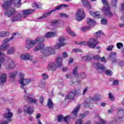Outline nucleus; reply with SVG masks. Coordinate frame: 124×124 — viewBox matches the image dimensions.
<instances>
[{
  "instance_id": "obj_1",
  "label": "nucleus",
  "mask_w": 124,
  "mask_h": 124,
  "mask_svg": "<svg viewBox=\"0 0 124 124\" xmlns=\"http://www.w3.org/2000/svg\"><path fill=\"white\" fill-rule=\"evenodd\" d=\"M39 50H41V54L43 56H51V55H54L56 53L54 47L49 46L44 48V44H39L33 48L34 52L39 51Z\"/></svg>"
},
{
  "instance_id": "obj_2",
  "label": "nucleus",
  "mask_w": 124,
  "mask_h": 124,
  "mask_svg": "<svg viewBox=\"0 0 124 124\" xmlns=\"http://www.w3.org/2000/svg\"><path fill=\"white\" fill-rule=\"evenodd\" d=\"M5 10L4 15L9 18L12 16L11 19L12 22H16V21H20L22 19V15L20 13H17L16 10L13 8H9Z\"/></svg>"
},
{
  "instance_id": "obj_3",
  "label": "nucleus",
  "mask_w": 124,
  "mask_h": 124,
  "mask_svg": "<svg viewBox=\"0 0 124 124\" xmlns=\"http://www.w3.org/2000/svg\"><path fill=\"white\" fill-rule=\"evenodd\" d=\"M22 0H3L1 4V7L3 10H6L12 6L14 7H21V1Z\"/></svg>"
},
{
  "instance_id": "obj_4",
  "label": "nucleus",
  "mask_w": 124,
  "mask_h": 124,
  "mask_svg": "<svg viewBox=\"0 0 124 124\" xmlns=\"http://www.w3.org/2000/svg\"><path fill=\"white\" fill-rule=\"evenodd\" d=\"M81 106L80 105H78L77 107L74 109L72 113V117L69 116H65L63 117L62 115H59L58 116V122H62L64 121L67 124H68V123L70 122L72 120L74 119H76L77 117V113L79 112V110H80V107Z\"/></svg>"
},
{
  "instance_id": "obj_5",
  "label": "nucleus",
  "mask_w": 124,
  "mask_h": 124,
  "mask_svg": "<svg viewBox=\"0 0 124 124\" xmlns=\"http://www.w3.org/2000/svg\"><path fill=\"white\" fill-rule=\"evenodd\" d=\"M62 66V58L58 56L56 58L55 63L50 62L48 63L46 69L48 71L52 70V71H55L57 69V67L60 68Z\"/></svg>"
},
{
  "instance_id": "obj_6",
  "label": "nucleus",
  "mask_w": 124,
  "mask_h": 124,
  "mask_svg": "<svg viewBox=\"0 0 124 124\" xmlns=\"http://www.w3.org/2000/svg\"><path fill=\"white\" fill-rule=\"evenodd\" d=\"M98 44V41H97V39L91 38L87 42H80L78 44L80 45V46H89L90 48H95L96 45Z\"/></svg>"
},
{
  "instance_id": "obj_7",
  "label": "nucleus",
  "mask_w": 124,
  "mask_h": 124,
  "mask_svg": "<svg viewBox=\"0 0 124 124\" xmlns=\"http://www.w3.org/2000/svg\"><path fill=\"white\" fill-rule=\"evenodd\" d=\"M13 116V114L11 112L10 109L6 108L5 113L3 114L4 119L3 120V123H10V122H12V119L11 118Z\"/></svg>"
},
{
  "instance_id": "obj_8",
  "label": "nucleus",
  "mask_w": 124,
  "mask_h": 124,
  "mask_svg": "<svg viewBox=\"0 0 124 124\" xmlns=\"http://www.w3.org/2000/svg\"><path fill=\"white\" fill-rule=\"evenodd\" d=\"M101 0L104 4V7L102 9V12H104L106 15H108L109 17H113V14L110 12V8L108 5V2H107V0Z\"/></svg>"
},
{
  "instance_id": "obj_9",
  "label": "nucleus",
  "mask_w": 124,
  "mask_h": 124,
  "mask_svg": "<svg viewBox=\"0 0 124 124\" xmlns=\"http://www.w3.org/2000/svg\"><path fill=\"white\" fill-rule=\"evenodd\" d=\"M31 82V79L30 78H23L19 79L18 80V83L21 85L20 88L22 90H24L25 93H27V90H25L26 89V86L28 84H30Z\"/></svg>"
},
{
  "instance_id": "obj_10",
  "label": "nucleus",
  "mask_w": 124,
  "mask_h": 124,
  "mask_svg": "<svg viewBox=\"0 0 124 124\" xmlns=\"http://www.w3.org/2000/svg\"><path fill=\"white\" fill-rule=\"evenodd\" d=\"M76 18L78 21H82L86 18V15H85V11L83 9H79L76 15Z\"/></svg>"
},
{
  "instance_id": "obj_11",
  "label": "nucleus",
  "mask_w": 124,
  "mask_h": 124,
  "mask_svg": "<svg viewBox=\"0 0 124 124\" xmlns=\"http://www.w3.org/2000/svg\"><path fill=\"white\" fill-rule=\"evenodd\" d=\"M99 99V97L97 96H95L93 97H90L89 99H87L84 103L85 107H90L93 102L98 101Z\"/></svg>"
},
{
  "instance_id": "obj_12",
  "label": "nucleus",
  "mask_w": 124,
  "mask_h": 124,
  "mask_svg": "<svg viewBox=\"0 0 124 124\" xmlns=\"http://www.w3.org/2000/svg\"><path fill=\"white\" fill-rule=\"evenodd\" d=\"M35 97V96H34V94L32 93L28 94L24 96L25 100L35 104V103H37V100L34 98Z\"/></svg>"
},
{
  "instance_id": "obj_13",
  "label": "nucleus",
  "mask_w": 124,
  "mask_h": 124,
  "mask_svg": "<svg viewBox=\"0 0 124 124\" xmlns=\"http://www.w3.org/2000/svg\"><path fill=\"white\" fill-rule=\"evenodd\" d=\"M23 111L26 114H29V115L32 114L34 111L33 108L29 105H26L23 106Z\"/></svg>"
},
{
  "instance_id": "obj_14",
  "label": "nucleus",
  "mask_w": 124,
  "mask_h": 124,
  "mask_svg": "<svg viewBox=\"0 0 124 124\" xmlns=\"http://www.w3.org/2000/svg\"><path fill=\"white\" fill-rule=\"evenodd\" d=\"M36 44H37V43L36 40H29L26 41V47L28 48V49H31V48H33V47H34Z\"/></svg>"
},
{
  "instance_id": "obj_15",
  "label": "nucleus",
  "mask_w": 124,
  "mask_h": 124,
  "mask_svg": "<svg viewBox=\"0 0 124 124\" xmlns=\"http://www.w3.org/2000/svg\"><path fill=\"white\" fill-rule=\"evenodd\" d=\"M94 66L95 67L96 69H97V71L100 72V73L104 72L105 67H104L102 64L99 62H97L94 64Z\"/></svg>"
},
{
  "instance_id": "obj_16",
  "label": "nucleus",
  "mask_w": 124,
  "mask_h": 124,
  "mask_svg": "<svg viewBox=\"0 0 124 124\" xmlns=\"http://www.w3.org/2000/svg\"><path fill=\"white\" fill-rule=\"evenodd\" d=\"M33 12V9H27V10H24L22 11V18H27L28 17V15H31Z\"/></svg>"
},
{
  "instance_id": "obj_17",
  "label": "nucleus",
  "mask_w": 124,
  "mask_h": 124,
  "mask_svg": "<svg viewBox=\"0 0 124 124\" xmlns=\"http://www.w3.org/2000/svg\"><path fill=\"white\" fill-rule=\"evenodd\" d=\"M7 75L5 73H2L0 76V85L3 86V84L6 83V78Z\"/></svg>"
},
{
  "instance_id": "obj_18",
  "label": "nucleus",
  "mask_w": 124,
  "mask_h": 124,
  "mask_svg": "<svg viewBox=\"0 0 124 124\" xmlns=\"http://www.w3.org/2000/svg\"><path fill=\"white\" fill-rule=\"evenodd\" d=\"M20 59L21 60L27 61V60H32V57H31L29 53H24L20 55Z\"/></svg>"
},
{
  "instance_id": "obj_19",
  "label": "nucleus",
  "mask_w": 124,
  "mask_h": 124,
  "mask_svg": "<svg viewBox=\"0 0 124 124\" xmlns=\"http://www.w3.org/2000/svg\"><path fill=\"white\" fill-rule=\"evenodd\" d=\"M52 12H55V10H52L44 14L43 16H42L41 17H39V19L45 20V18H47V17H49V16L51 15Z\"/></svg>"
},
{
  "instance_id": "obj_20",
  "label": "nucleus",
  "mask_w": 124,
  "mask_h": 124,
  "mask_svg": "<svg viewBox=\"0 0 124 124\" xmlns=\"http://www.w3.org/2000/svg\"><path fill=\"white\" fill-rule=\"evenodd\" d=\"M57 33H58V32H57V31H55L54 32H48L46 34L45 37H46V38H51L57 35Z\"/></svg>"
},
{
  "instance_id": "obj_21",
  "label": "nucleus",
  "mask_w": 124,
  "mask_h": 124,
  "mask_svg": "<svg viewBox=\"0 0 124 124\" xmlns=\"http://www.w3.org/2000/svg\"><path fill=\"white\" fill-rule=\"evenodd\" d=\"M8 42H5V39L3 40V43L0 47V50H6L10 46V45L7 44Z\"/></svg>"
},
{
  "instance_id": "obj_22",
  "label": "nucleus",
  "mask_w": 124,
  "mask_h": 124,
  "mask_svg": "<svg viewBox=\"0 0 124 124\" xmlns=\"http://www.w3.org/2000/svg\"><path fill=\"white\" fill-rule=\"evenodd\" d=\"M75 96V90H73L67 96H66L65 99H74Z\"/></svg>"
},
{
  "instance_id": "obj_23",
  "label": "nucleus",
  "mask_w": 124,
  "mask_h": 124,
  "mask_svg": "<svg viewBox=\"0 0 124 124\" xmlns=\"http://www.w3.org/2000/svg\"><path fill=\"white\" fill-rule=\"evenodd\" d=\"M15 66V63L12 60H9L8 61V64L7 66V68L8 69H11V68H14Z\"/></svg>"
},
{
  "instance_id": "obj_24",
  "label": "nucleus",
  "mask_w": 124,
  "mask_h": 124,
  "mask_svg": "<svg viewBox=\"0 0 124 124\" xmlns=\"http://www.w3.org/2000/svg\"><path fill=\"white\" fill-rule=\"evenodd\" d=\"M81 3H82L83 6L87 7L88 9H91L92 7L91 6V4L89 3V1L88 0H81Z\"/></svg>"
},
{
  "instance_id": "obj_25",
  "label": "nucleus",
  "mask_w": 124,
  "mask_h": 124,
  "mask_svg": "<svg viewBox=\"0 0 124 124\" xmlns=\"http://www.w3.org/2000/svg\"><path fill=\"white\" fill-rule=\"evenodd\" d=\"M46 107L49 109H53L54 108V104L51 99L49 98L46 104Z\"/></svg>"
},
{
  "instance_id": "obj_26",
  "label": "nucleus",
  "mask_w": 124,
  "mask_h": 124,
  "mask_svg": "<svg viewBox=\"0 0 124 124\" xmlns=\"http://www.w3.org/2000/svg\"><path fill=\"white\" fill-rule=\"evenodd\" d=\"M87 25L90 26V27H93V26H94V24H95V21L93 20V19L92 18H87L86 21Z\"/></svg>"
},
{
  "instance_id": "obj_27",
  "label": "nucleus",
  "mask_w": 124,
  "mask_h": 124,
  "mask_svg": "<svg viewBox=\"0 0 124 124\" xmlns=\"http://www.w3.org/2000/svg\"><path fill=\"white\" fill-rule=\"evenodd\" d=\"M18 34V32H14L12 34V37L9 38H7L5 39V42H9V41L13 40V39H14L15 38L16 35H17Z\"/></svg>"
},
{
  "instance_id": "obj_28",
  "label": "nucleus",
  "mask_w": 124,
  "mask_h": 124,
  "mask_svg": "<svg viewBox=\"0 0 124 124\" xmlns=\"http://www.w3.org/2000/svg\"><path fill=\"white\" fill-rule=\"evenodd\" d=\"M90 15H92L93 17H96V18H100V14L99 12H93L90 11Z\"/></svg>"
},
{
  "instance_id": "obj_29",
  "label": "nucleus",
  "mask_w": 124,
  "mask_h": 124,
  "mask_svg": "<svg viewBox=\"0 0 124 124\" xmlns=\"http://www.w3.org/2000/svg\"><path fill=\"white\" fill-rule=\"evenodd\" d=\"M117 114L118 115V117H119V119H123L124 116V110L123 109H118Z\"/></svg>"
},
{
  "instance_id": "obj_30",
  "label": "nucleus",
  "mask_w": 124,
  "mask_h": 124,
  "mask_svg": "<svg viewBox=\"0 0 124 124\" xmlns=\"http://www.w3.org/2000/svg\"><path fill=\"white\" fill-rule=\"evenodd\" d=\"M65 39L63 37H60L59 39V44L62 46H64L65 45Z\"/></svg>"
},
{
  "instance_id": "obj_31",
  "label": "nucleus",
  "mask_w": 124,
  "mask_h": 124,
  "mask_svg": "<svg viewBox=\"0 0 124 124\" xmlns=\"http://www.w3.org/2000/svg\"><path fill=\"white\" fill-rule=\"evenodd\" d=\"M14 53H15V47H14V46L11 47L7 51V54H8V55H13Z\"/></svg>"
},
{
  "instance_id": "obj_32",
  "label": "nucleus",
  "mask_w": 124,
  "mask_h": 124,
  "mask_svg": "<svg viewBox=\"0 0 124 124\" xmlns=\"http://www.w3.org/2000/svg\"><path fill=\"white\" fill-rule=\"evenodd\" d=\"M37 44L44 42V37H38L35 39Z\"/></svg>"
},
{
  "instance_id": "obj_33",
  "label": "nucleus",
  "mask_w": 124,
  "mask_h": 124,
  "mask_svg": "<svg viewBox=\"0 0 124 124\" xmlns=\"http://www.w3.org/2000/svg\"><path fill=\"white\" fill-rule=\"evenodd\" d=\"M103 34V32L101 31H97L95 33H94V36L95 37H96L97 38H99L101 35Z\"/></svg>"
},
{
  "instance_id": "obj_34",
  "label": "nucleus",
  "mask_w": 124,
  "mask_h": 124,
  "mask_svg": "<svg viewBox=\"0 0 124 124\" xmlns=\"http://www.w3.org/2000/svg\"><path fill=\"white\" fill-rule=\"evenodd\" d=\"M17 74L18 72L17 71H15L13 73H10L9 74V77L10 78H12V79H14V78H15V77L17 76Z\"/></svg>"
},
{
  "instance_id": "obj_35",
  "label": "nucleus",
  "mask_w": 124,
  "mask_h": 124,
  "mask_svg": "<svg viewBox=\"0 0 124 124\" xmlns=\"http://www.w3.org/2000/svg\"><path fill=\"white\" fill-rule=\"evenodd\" d=\"M110 81L112 82L113 86H117V85H119V81L118 80L111 78H110Z\"/></svg>"
},
{
  "instance_id": "obj_36",
  "label": "nucleus",
  "mask_w": 124,
  "mask_h": 124,
  "mask_svg": "<svg viewBox=\"0 0 124 124\" xmlns=\"http://www.w3.org/2000/svg\"><path fill=\"white\" fill-rule=\"evenodd\" d=\"M103 72H105L106 74L107 75H108L109 76H111V75H112V74H113V72H112V71L106 69V68H105L104 71Z\"/></svg>"
},
{
  "instance_id": "obj_37",
  "label": "nucleus",
  "mask_w": 124,
  "mask_h": 124,
  "mask_svg": "<svg viewBox=\"0 0 124 124\" xmlns=\"http://www.w3.org/2000/svg\"><path fill=\"white\" fill-rule=\"evenodd\" d=\"M116 55H117L116 52H111L110 55H109V59L110 60H112L113 59H115V58H116Z\"/></svg>"
},
{
  "instance_id": "obj_38",
  "label": "nucleus",
  "mask_w": 124,
  "mask_h": 124,
  "mask_svg": "<svg viewBox=\"0 0 124 124\" xmlns=\"http://www.w3.org/2000/svg\"><path fill=\"white\" fill-rule=\"evenodd\" d=\"M73 73L74 75H77L78 73V67H75L73 69Z\"/></svg>"
},
{
  "instance_id": "obj_39",
  "label": "nucleus",
  "mask_w": 124,
  "mask_h": 124,
  "mask_svg": "<svg viewBox=\"0 0 124 124\" xmlns=\"http://www.w3.org/2000/svg\"><path fill=\"white\" fill-rule=\"evenodd\" d=\"M78 77H80V78H81V79H85V78H86V74H85V73H82L81 74H78Z\"/></svg>"
},
{
  "instance_id": "obj_40",
  "label": "nucleus",
  "mask_w": 124,
  "mask_h": 124,
  "mask_svg": "<svg viewBox=\"0 0 124 124\" xmlns=\"http://www.w3.org/2000/svg\"><path fill=\"white\" fill-rule=\"evenodd\" d=\"M121 10L124 12L123 15L121 17V20L124 21V2L122 4Z\"/></svg>"
},
{
  "instance_id": "obj_41",
  "label": "nucleus",
  "mask_w": 124,
  "mask_h": 124,
  "mask_svg": "<svg viewBox=\"0 0 124 124\" xmlns=\"http://www.w3.org/2000/svg\"><path fill=\"white\" fill-rule=\"evenodd\" d=\"M116 45L118 49H122V48L124 47V44L122 43H118Z\"/></svg>"
},
{
  "instance_id": "obj_42",
  "label": "nucleus",
  "mask_w": 124,
  "mask_h": 124,
  "mask_svg": "<svg viewBox=\"0 0 124 124\" xmlns=\"http://www.w3.org/2000/svg\"><path fill=\"white\" fill-rule=\"evenodd\" d=\"M18 77H19L20 79H22V80H23V79H24V77H25V74L23 73H18Z\"/></svg>"
},
{
  "instance_id": "obj_43",
  "label": "nucleus",
  "mask_w": 124,
  "mask_h": 124,
  "mask_svg": "<svg viewBox=\"0 0 124 124\" xmlns=\"http://www.w3.org/2000/svg\"><path fill=\"white\" fill-rule=\"evenodd\" d=\"M42 76L43 80H46L49 78V76L46 73L43 74Z\"/></svg>"
},
{
  "instance_id": "obj_44",
  "label": "nucleus",
  "mask_w": 124,
  "mask_h": 124,
  "mask_svg": "<svg viewBox=\"0 0 124 124\" xmlns=\"http://www.w3.org/2000/svg\"><path fill=\"white\" fill-rule=\"evenodd\" d=\"M93 59L95 61H99V60H100V56H99V55H94V56H93Z\"/></svg>"
},
{
  "instance_id": "obj_45",
  "label": "nucleus",
  "mask_w": 124,
  "mask_h": 124,
  "mask_svg": "<svg viewBox=\"0 0 124 124\" xmlns=\"http://www.w3.org/2000/svg\"><path fill=\"white\" fill-rule=\"evenodd\" d=\"M118 0H111V4L112 6H116L117 5V2Z\"/></svg>"
},
{
  "instance_id": "obj_46",
  "label": "nucleus",
  "mask_w": 124,
  "mask_h": 124,
  "mask_svg": "<svg viewBox=\"0 0 124 124\" xmlns=\"http://www.w3.org/2000/svg\"><path fill=\"white\" fill-rule=\"evenodd\" d=\"M74 53H82V50L78 48H74L73 49Z\"/></svg>"
},
{
  "instance_id": "obj_47",
  "label": "nucleus",
  "mask_w": 124,
  "mask_h": 124,
  "mask_svg": "<svg viewBox=\"0 0 124 124\" xmlns=\"http://www.w3.org/2000/svg\"><path fill=\"white\" fill-rule=\"evenodd\" d=\"M83 124V121L82 119H77L75 122V124Z\"/></svg>"
},
{
  "instance_id": "obj_48",
  "label": "nucleus",
  "mask_w": 124,
  "mask_h": 124,
  "mask_svg": "<svg viewBox=\"0 0 124 124\" xmlns=\"http://www.w3.org/2000/svg\"><path fill=\"white\" fill-rule=\"evenodd\" d=\"M114 48L113 45L108 46L107 48V51H112V49Z\"/></svg>"
},
{
  "instance_id": "obj_49",
  "label": "nucleus",
  "mask_w": 124,
  "mask_h": 124,
  "mask_svg": "<svg viewBox=\"0 0 124 124\" xmlns=\"http://www.w3.org/2000/svg\"><path fill=\"white\" fill-rule=\"evenodd\" d=\"M73 91H75V94H80V93H81V91H80V89H77L76 90H73Z\"/></svg>"
},
{
  "instance_id": "obj_50",
  "label": "nucleus",
  "mask_w": 124,
  "mask_h": 124,
  "mask_svg": "<svg viewBox=\"0 0 124 124\" xmlns=\"http://www.w3.org/2000/svg\"><path fill=\"white\" fill-rule=\"evenodd\" d=\"M39 101L42 105H43V101H44V97L43 96H41L39 98Z\"/></svg>"
},
{
  "instance_id": "obj_51",
  "label": "nucleus",
  "mask_w": 124,
  "mask_h": 124,
  "mask_svg": "<svg viewBox=\"0 0 124 124\" xmlns=\"http://www.w3.org/2000/svg\"><path fill=\"white\" fill-rule=\"evenodd\" d=\"M62 46H61L60 44L59 43H57L55 46H54V48L55 49H60L61 47Z\"/></svg>"
},
{
  "instance_id": "obj_52",
  "label": "nucleus",
  "mask_w": 124,
  "mask_h": 124,
  "mask_svg": "<svg viewBox=\"0 0 124 124\" xmlns=\"http://www.w3.org/2000/svg\"><path fill=\"white\" fill-rule=\"evenodd\" d=\"M32 5L34 8H39V4H37V3H34Z\"/></svg>"
},
{
  "instance_id": "obj_53",
  "label": "nucleus",
  "mask_w": 124,
  "mask_h": 124,
  "mask_svg": "<svg viewBox=\"0 0 124 124\" xmlns=\"http://www.w3.org/2000/svg\"><path fill=\"white\" fill-rule=\"evenodd\" d=\"M89 29H91V27L90 26L84 27L82 28V30L83 31H88Z\"/></svg>"
},
{
  "instance_id": "obj_54",
  "label": "nucleus",
  "mask_w": 124,
  "mask_h": 124,
  "mask_svg": "<svg viewBox=\"0 0 124 124\" xmlns=\"http://www.w3.org/2000/svg\"><path fill=\"white\" fill-rule=\"evenodd\" d=\"M101 23L103 25H106V24H107V19L106 18H103L101 20Z\"/></svg>"
},
{
  "instance_id": "obj_55",
  "label": "nucleus",
  "mask_w": 124,
  "mask_h": 124,
  "mask_svg": "<svg viewBox=\"0 0 124 124\" xmlns=\"http://www.w3.org/2000/svg\"><path fill=\"white\" fill-rule=\"evenodd\" d=\"M10 33H9V32L8 31H3V37H5L6 36H9Z\"/></svg>"
},
{
  "instance_id": "obj_56",
  "label": "nucleus",
  "mask_w": 124,
  "mask_h": 124,
  "mask_svg": "<svg viewBox=\"0 0 124 124\" xmlns=\"http://www.w3.org/2000/svg\"><path fill=\"white\" fill-rule=\"evenodd\" d=\"M108 97L110 99H111L112 101H114V96L112 95V93H108Z\"/></svg>"
},
{
  "instance_id": "obj_57",
  "label": "nucleus",
  "mask_w": 124,
  "mask_h": 124,
  "mask_svg": "<svg viewBox=\"0 0 124 124\" xmlns=\"http://www.w3.org/2000/svg\"><path fill=\"white\" fill-rule=\"evenodd\" d=\"M62 57L64 58H67V57H68V55L67 54V53L64 52L62 53Z\"/></svg>"
},
{
  "instance_id": "obj_58",
  "label": "nucleus",
  "mask_w": 124,
  "mask_h": 124,
  "mask_svg": "<svg viewBox=\"0 0 124 124\" xmlns=\"http://www.w3.org/2000/svg\"><path fill=\"white\" fill-rule=\"evenodd\" d=\"M60 17H64V18H67L68 17V16L65 14L61 13L60 14Z\"/></svg>"
},
{
  "instance_id": "obj_59",
  "label": "nucleus",
  "mask_w": 124,
  "mask_h": 124,
  "mask_svg": "<svg viewBox=\"0 0 124 124\" xmlns=\"http://www.w3.org/2000/svg\"><path fill=\"white\" fill-rule=\"evenodd\" d=\"M62 5L61 4L59 6L56 7L55 9H53V10H55V11H56V10H60V9H62Z\"/></svg>"
},
{
  "instance_id": "obj_60",
  "label": "nucleus",
  "mask_w": 124,
  "mask_h": 124,
  "mask_svg": "<svg viewBox=\"0 0 124 124\" xmlns=\"http://www.w3.org/2000/svg\"><path fill=\"white\" fill-rule=\"evenodd\" d=\"M52 24H53V25H57V24H60V21H59L58 20H54L52 21Z\"/></svg>"
},
{
  "instance_id": "obj_61",
  "label": "nucleus",
  "mask_w": 124,
  "mask_h": 124,
  "mask_svg": "<svg viewBox=\"0 0 124 124\" xmlns=\"http://www.w3.org/2000/svg\"><path fill=\"white\" fill-rule=\"evenodd\" d=\"M119 66H123L124 65V62H118Z\"/></svg>"
},
{
  "instance_id": "obj_62",
  "label": "nucleus",
  "mask_w": 124,
  "mask_h": 124,
  "mask_svg": "<svg viewBox=\"0 0 124 124\" xmlns=\"http://www.w3.org/2000/svg\"><path fill=\"white\" fill-rule=\"evenodd\" d=\"M41 117V113H38L37 115L36 116V119L37 120H40L39 118Z\"/></svg>"
},
{
  "instance_id": "obj_63",
  "label": "nucleus",
  "mask_w": 124,
  "mask_h": 124,
  "mask_svg": "<svg viewBox=\"0 0 124 124\" xmlns=\"http://www.w3.org/2000/svg\"><path fill=\"white\" fill-rule=\"evenodd\" d=\"M101 62H106V59L105 57H103L102 58H100Z\"/></svg>"
},
{
  "instance_id": "obj_64",
  "label": "nucleus",
  "mask_w": 124,
  "mask_h": 124,
  "mask_svg": "<svg viewBox=\"0 0 124 124\" xmlns=\"http://www.w3.org/2000/svg\"><path fill=\"white\" fill-rule=\"evenodd\" d=\"M72 76V74H67L66 75V78H68V79H70V78H71V77Z\"/></svg>"
}]
</instances>
